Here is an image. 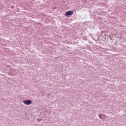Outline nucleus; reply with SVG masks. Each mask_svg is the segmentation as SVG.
<instances>
[{
    "label": "nucleus",
    "instance_id": "1",
    "mask_svg": "<svg viewBox=\"0 0 126 126\" xmlns=\"http://www.w3.org/2000/svg\"><path fill=\"white\" fill-rule=\"evenodd\" d=\"M73 14V11L69 10L65 12V15H66V17H68L69 15H72Z\"/></svg>",
    "mask_w": 126,
    "mask_h": 126
},
{
    "label": "nucleus",
    "instance_id": "2",
    "mask_svg": "<svg viewBox=\"0 0 126 126\" xmlns=\"http://www.w3.org/2000/svg\"><path fill=\"white\" fill-rule=\"evenodd\" d=\"M24 103L25 105H31V104L32 103V101L30 100H24Z\"/></svg>",
    "mask_w": 126,
    "mask_h": 126
},
{
    "label": "nucleus",
    "instance_id": "3",
    "mask_svg": "<svg viewBox=\"0 0 126 126\" xmlns=\"http://www.w3.org/2000/svg\"><path fill=\"white\" fill-rule=\"evenodd\" d=\"M99 118L100 119H103L105 118V115H104V114H99Z\"/></svg>",
    "mask_w": 126,
    "mask_h": 126
},
{
    "label": "nucleus",
    "instance_id": "4",
    "mask_svg": "<svg viewBox=\"0 0 126 126\" xmlns=\"http://www.w3.org/2000/svg\"><path fill=\"white\" fill-rule=\"evenodd\" d=\"M37 121H38V122H40V121H41V119H37Z\"/></svg>",
    "mask_w": 126,
    "mask_h": 126
}]
</instances>
